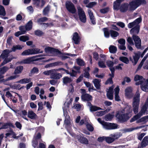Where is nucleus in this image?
<instances>
[{"instance_id": "nucleus-1", "label": "nucleus", "mask_w": 148, "mask_h": 148, "mask_svg": "<svg viewBox=\"0 0 148 148\" xmlns=\"http://www.w3.org/2000/svg\"><path fill=\"white\" fill-rule=\"evenodd\" d=\"M127 112L124 113L125 110H123L121 111H118L116 114V117L121 123H123L127 121L131 117L130 114L132 112V110L131 106H129L127 108Z\"/></svg>"}, {"instance_id": "nucleus-2", "label": "nucleus", "mask_w": 148, "mask_h": 148, "mask_svg": "<svg viewBox=\"0 0 148 148\" xmlns=\"http://www.w3.org/2000/svg\"><path fill=\"white\" fill-rule=\"evenodd\" d=\"M140 93L138 92L137 91L135 96L133 98L132 103L133 111L135 114H136L138 112L140 101Z\"/></svg>"}, {"instance_id": "nucleus-3", "label": "nucleus", "mask_w": 148, "mask_h": 148, "mask_svg": "<svg viewBox=\"0 0 148 148\" xmlns=\"http://www.w3.org/2000/svg\"><path fill=\"white\" fill-rule=\"evenodd\" d=\"M145 0H134L129 3L130 9L131 10H134L141 5L146 4Z\"/></svg>"}, {"instance_id": "nucleus-4", "label": "nucleus", "mask_w": 148, "mask_h": 148, "mask_svg": "<svg viewBox=\"0 0 148 148\" xmlns=\"http://www.w3.org/2000/svg\"><path fill=\"white\" fill-rule=\"evenodd\" d=\"M77 12L80 21L83 23H85L86 18L85 13L83 9L80 6L77 7Z\"/></svg>"}, {"instance_id": "nucleus-5", "label": "nucleus", "mask_w": 148, "mask_h": 148, "mask_svg": "<svg viewBox=\"0 0 148 148\" xmlns=\"http://www.w3.org/2000/svg\"><path fill=\"white\" fill-rule=\"evenodd\" d=\"M65 6L66 9L69 12L73 14L76 12V10L75 6L71 1H66Z\"/></svg>"}, {"instance_id": "nucleus-6", "label": "nucleus", "mask_w": 148, "mask_h": 148, "mask_svg": "<svg viewBox=\"0 0 148 148\" xmlns=\"http://www.w3.org/2000/svg\"><path fill=\"white\" fill-rule=\"evenodd\" d=\"M45 51L46 53H56L57 55L62 54L61 51L59 50L58 49L50 47H45Z\"/></svg>"}, {"instance_id": "nucleus-7", "label": "nucleus", "mask_w": 148, "mask_h": 148, "mask_svg": "<svg viewBox=\"0 0 148 148\" xmlns=\"http://www.w3.org/2000/svg\"><path fill=\"white\" fill-rule=\"evenodd\" d=\"M103 127L107 130L115 129L117 128V125L116 124L103 122Z\"/></svg>"}, {"instance_id": "nucleus-8", "label": "nucleus", "mask_w": 148, "mask_h": 148, "mask_svg": "<svg viewBox=\"0 0 148 148\" xmlns=\"http://www.w3.org/2000/svg\"><path fill=\"white\" fill-rule=\"evenodd\" d=\"M40 55H39L38 56H36L25 59L22 61V62L23 64H29L31 63L33 61L39 60H40V58H37L38 56H40Z\"/></svg>"}, {"instance_id": "nucleus-9", "label": "nucleus", "mask_w": 148, "mask_h": 148, "mask_svg": "<svg viewBox=\"0 0 148 148\" xmlns=\"http://www.w3.org/2000/svg\"><path fill=\"white\" fill-rule=\"evenodd\" d=\"M72 39L75 44L78 45L79 43L81 38L78 33L77 32H75L73 34Z\"/></svg>"}, {"instance_id": "nucleus-10", "label": "nucleus", "mask_w": 148, "mask_h": 148, "mask_svg": "<svg viewBox=\"0 0 148 148\" xmlns=\"http://www.w3.org/2000/svg\"><path fill=\"white\" fill-rule=\"evenodd\" d=\"M132 90L131 87L127 88L125 90V95L127 98L130 99L132 96Z\"/></svg>"}, {"instance_id": "nucleus-11", "label": "nucleus", "mask_w": 148, "mask_h": 148, "mask_svg": "<svg viewBox=\"0 0 148 148\" xmlns=\"http://www.w3.org/2000/svg\"><path fill=\"white\" fill-rule=\"evenodd\" d=\"M57 70L53 69V72L51 76V78L53 79H59L62 77L61 74L57 72Z\"/></svg>"}, {"instance_id": "nucleus-12", "label": "nucleus", "mask_w": 148, "mask_h": 148, "mask_svg": "<svg viewBox=\"0 0 148 148\" xmlns=\"http://www.w3.org/2000/svg\"><path fill=\"white\" fill-rule=\"evenodd\" d=\"M81 99L84 101H91L92 99V97L91 95L88 94L82 95Z\"/></svg>"}, {"instance_id": "nucleus-13", "label": "nucleus", "mask_w": 148, "mask_h": 148, "mask_svg": "<svg viewBox=\"0 0 148 148\" xmlns=\"http://www.w3.org/2000/svg\"><path fill=\"white\" fill-rule=\"evenodd\" d=\"M12 51V50H10L9 49H6L3 50L2 54L0 55V58H2L3 59L5 58L8 57L9 53Z\"/></svg>"}, {"instance_id": "nucleus-14", "label": "nucleus", "mask_w": 148, "mask_h": 148, "mask_svg": "<svg viewBox=\"0 0 148 148\" xmlns=\"http://www.w3.org/2000/svg\"><path fill=\"white\" fill-rule=\"evenodd\" d=\"M124 0H116L113 3V9L114 10H120L121 7V3Z\"/></svg>"}, {"instance_id": "nucleus-15", "label": "nucleus", "mask_w": 148, "mask_h": 148, "mask_svg": "<svg viewBox=\"0 0 148 148\" xmlns=\"http://www.w3.org/2000/svg\"><path fill=\"white\" fill-rule=\"evenodd\" d=\"M129 4L127 3H124L121 4L120 8V11L121 12H125L128 10Z\"/></svg>"}, {"instance_id": "nucleus-16", "label": "nucleus", "mask_w": 148, "mask_h": 148, "mask_svg": "<svg viewBox=\"0 0 148 148\" xmlns=\"http://www.w3.org/2000/svg\"><path fill=\"white\" fill-rule=\"evenodd\" d=\"M88 12L90 17V19L91 22L92 23L93 25H95L96 24V23L95 20V18L93 15V14L91 10L90 9L88 10Z\"/></svg>"}, {"instance_id": "nucleus-17", "label": "nucleus", "mask_w": 148, "mask_h": 148, "mask_svg": "<svg viewBox=\"0 0 148 148\" xmlns=\"http://www.w3.org/2000/svg\"><path fill=\"white\" fill-rule=\"evenodd\" d=\"M63 83L64 84H70V85L73 86L72 82L73 80L71 78L67 76L64 77L63 78Z\"/></svg>"}, {"instance_id": "nucleus-18", "label": "nucleus", "mask_w": 148, "mask_h": 148, "mask_svg": "<svg viewBox=\"0 0 148 148\" xmlns=\"http://www.w3.org/2000/svg\"><path fill=\"white\" fill-rule=\"evenodd\" d=\"M77 138L79 141L81 143L86 144H88V141L86 137L80 135L78 136Z\"/></svg>"}, {"instance_id": "nucleus-19", "label": "nucleus", "mask_w": 148, "mask_h": 148, "mask_svg": "<svg viewBox=\"0 0 148 148\" xmlns=\"http://www.w3.org/2000/svg\"><path fill=\"white\" fill-rule=\"evenodd\" d=\"M140 28L139 25L138 24L137 25L130 30V33L131 34H138L139 32Z\"/></svg>"}, {"instance_id": "nucleus-20", "label": "nucleus", "mask_w": 148, "mask_h": 148, "mask_svg": "<svg viewBox=\"0 0 148 148\" xmlns=\"http://www.w3.org/2000/svg\"><path fill=\"white\" fill-rule=\"evenodd\" d=\"M101 80L98 79H94L92 80V82L94 83L95 86L98 90L100 89L101 85L100 83Z\"/></svg>"}, {"instance_id": "nucleus-21", "label": "nucleus", "mask_w": 148, "mask_h": 148, "mask_svg": "<svg viewBox=\"0 0 148 148\" xmlns=\"http://www.w3.org/2000/svg\"><path fill=\"white\" fill-rule=\"evenodd\" d=\"M63 64V63L61 61H58L54 62L48 64L45 66V68H48L49 67L55 66L58 65H61Z\"/></svg>"}, {"instance_id": "nucleus-22", "label": "nucleus", "mask_w": 148, "mask_h": 148, "mask_svg": "<svg viewBox=\"0 0 148 148\" xmlns=\"http://www.w3.org/2000/svg\"><path fill=\"white\" fill-rule=\"evenodd\" d=\"M10 127H11L12 128H14L15 127V126L11 122H8L5 123L0 128V129H6Z\"/></svg>"}, {"instance_id": "nucleus-23", "label": "nucleus", "mask_w": 148, "mask_h": 148, "mask_svg": "<svg viewBox=\"0 0 148 148\" xmlns=\"http://www.w3.org/2000/svg\"><path fill=\"white\" fill-rule=\"evenodd\" d=\"M140 87L143 91L145 92H148V82L146 81H143Z\"/></svg>"}, {"instance_id": "nucleus-24", "label": "nucleus", "mask_w": 148, "mask_h": 148, "mask_svg": "<svg viewBox=\"0 0 148 148\" xmlns=\"http://www.w3.org/2000/svg\"><path fill=\"white\" fill-rule=\"evenodd\" d=\"M33 51L32 49H28L24 51L21 53V55L22 56H26L32 55Z\"/></svg>"}, {"instance_id": "nucleus-25", "label": "nucleus", "mask_w": 148, "mask_h": 148, "mask_svg": "<svg viewBox=\"0 0 148 148\" xmlns=\"http://www.w3.org/2000/svg\"><path fill=\"white\" fill-rule=\"evenodd\" d=\"M33 22L32 20L29 21L25 25L26 30L29 31L31 30L32 28Z\"/></svg>"}, {"instance_id": "nucleus-26", "label": "nucleus", "mask_w": 148, "mask_h": 148, "mask_svg": "<svg viewBox=\"0 0 148 148\" xmlns=\"http://www.w3.org/2000/svg\"><path fill=\"white\" fill-rule=\"evenodd\" d=\"M31 81V79L29 78H24L18 81L17 82L21 84H26L30 82Z\"/></svg>"}, {"instance_id": "nucleus-27", "label": "nucleus", "mask_w": 148, "mask_h": 148, "mask_svg": "<svg viewBox=\"0 0 148 148\" xmlns=\"http://www.w3.org/2000/svg\"><path fill=\"white\" fill-rule=\"evenodd\" d=\"M23 69V66H17L14 71V74L16 75L21 73Z\"/></svg>"}, {"instance_id": "nucleus-28", "label": "nucleus", "mask_w": 148, "mask_h": 148, "mask_svg": "<svg viewBox=\"0 0 148 148\" xmlns=\"http://www.w3.org/2000/svg\"><path fill=\"white\" fill-rule=\"evenodd\" d=\"M38 71L39 70L38 68L34 67L31 70L30 73H29V76H31L34 74L38 73Z\"/></svg>"}, {"instance_id": "nucleus-29", "label": "nucleus", "mask_w": 148, "mask_h": 148, "mask_svg": "<svg viewBox=\"0 0 148 148\" xmlns=\"http://www.w3.org/2000/svg\"><path fill=\"white\" fill-rule=\"evenodd\" d=\"M119 60L126 64H128L129 62V60L128 58L126 57H120L119 58Z\"/></svg>"}, {"instance_id": "nucleus-30", "label": "nucleus", "mask_w": 148, "mask_h": 148, "mask_svg": "<svg viewBox=\"0 0 148 148\" xmlns=\"http://www.w3.org/2000/svg\"><path fill=\"white\" fill-rule=\"evenodd\" d=\"M104 35L105 37L109 38L110 34V31H109L108 28H104L103 29Z\"/></svg>"}, {"instance_id": "nucleus-31", "label": "nucleus", "mask_w": 148, "mask_h": 148, "mask_svg": "<svg viewBox=\"0 0 148 148\" xmlns=\"http://www.w3.org/2000/svg\"><path fill=\"white\" fill-rule=\"evenodd\" d=\"M36 116H37V115L33 111H31L28 112V117L31 119H35Z\"/></svg>"}, {"instance_id": "nucleus-32", "label": "nucleus", "mask_w": 148, "mask_h": 148, "mask_svg": "<svg viewBox=\"0 0 148 148\" xmlns=\"http://www.w3.org/2000/svg\"><path fill=\"white\" fill-rule=\"evenodd\" d=\"M140 56V54L137 53H136L135 55L133 56V58L134 62L133 64V65H135L137 63Z\"/></svg>"}, {"instance_id": "nucleus-33", "label": "nucleus", "mask_w": 148, "mask_h": 148, "mask_svg": "<svg viewBox=\"0 0 148 148\" xmlns=\"http://www.w3.org/2000/svg\"><path fill=\"white\" fill-rule=\"evenodd\" d=\"M109 51L111 53H114L117 51V48L116 46L111 45L109 47Z\"/></svg>"}, {"instance_id": "nucleus-34", "label": "nucleus", "mask_w": 148, "mask_h": 148, "mask_svg": "<svg viewBox=\"0 0 148 148\" xmlns=\"http://www.w3.org/2000/svg\"><path fill=\"white\" fill-rule=\"evenodd\" d=\"M140 113H138L137 114L134 115L130 120V122H133L139 119L141 116V114L140 115Z\"/></svg>"}, {"instance_id": "nucleus-35", "label": "nucleus", "mask_w": 148, "mask_h": 148, "mask_svg": "<svg viewBox=\"0 0 148 148\" xmlns=\"http://www.w3.org/2000/svg\"><path fill=\"white\" fill-rule=\"evenodd\" d=\"M50 9V6L48 5L43 9V14L44 15H46L48 14L49 13Z\"/></svg>"}, {"instance_id": "nucleus-36", "label": "nucleus", "mask_w": 148, "mask_h": 148, "mask_svg": "<svg viewBox=\"0 0 148 148\" xmlns=\"http://www.w3.org/2000/svg\"><path fill=\"white\" fill-rule=\"evenodd\" d=\"M114 117V115L113 114H108L105 115L104 119L106 121H111Z\"/></svg>"}, {"instance_id": "nucleus-37", "label": "nucleus", "mask_w": 148, "mask_h": 148, "mask_svg": "<svg viewBox=\"0 0 148 148\" xmlns=\"http://www.w3.org/2000/svg\"><path fill=\"white\" fill-rule=\"evenodd\" d=\"M148 108V106H147L145 105H144L142 107L140 111L138 113H140V115L141 114V116L144 114Z\"/></svg>"}, {"instance_id": "nucleus-38", "label": "nucleus", "mask_w": 148, "mask_h": 148, "mask_svg": "<svg viewBox=\"0 0 148 148\" xmlns=\"http://www.w3.org/2000/svg\"><path fill=\"white\" fill-rule=\"evenodd\" d=\"M8 67L4 66L0 69V73L3 75L5 74L9 69Z\"/></svg>"}, {"instance_id": "nucleus-39", "label": "nucleus", "mask_w": 148, "mask_h": 148, "mask_svg": "<svg viewBox=\"0 0 148 148\" xmlns=\"http://www.w3.org/2000/svg\"><path fill=\"white\" fill-rule=\"evenodd\" d=\"M109 11L110 8L108 7L100 9L99 10V12L101 14H105L108 13Z\"/></svg>"}, {"instance_id": "nucleus-40", "label": "nucleus", "mask_w": 148, "mask_h": 148, "mask_svg": "<svg viewBox=\"0 0 148 148\" xmlns=\"http://www.w3.org/2000/svg\"><path fill=\"white\" fill-rule=\"evenodd\" d=\"M110 35L112 37H116L119 35L118 32L112 30H110Z\"/></svg>"}, {"instance_id": "nucleus-41", "label": "nucleus", "mask_w": 148, "mask_h": 148, "mask_svg": "<svg viewBox=\"0 0 148 148\" xmlns=\"http://www.w3.org/2000/svg\"><path fill=\"white\" fill-rule=\"evenodd\" d=\"M101 109V108L95 106H91L90 107V110L91 112H95Z\"/></svg>"}, {"instance_id": "nucleus-42", "label": "nucleus", "mask_w": 148, "mask_h": 148, "mask_svg": "<svg viewBox=\"0 0 148 148\" xmlns=\"http://www.w3.org/2000/svg\"><path fill=\"white\" fill-rule=\"evenodd\" d=\"M19 40L20 41L25 42L26 41L29 40V37L25 35H24L21 36L19 38Z\"/></svg>"}, {"instance_id": "nucleus-43", "label": "nucleus", "mask_w": 148, "mask_h": 148, "mask_svg": "<svg viewBox=\"0 0 148 148\" xmlns=\"http://www.w3.org/2000/svg\"><path fill=\"white\" fill-rule=\"evenodd\" d=\"M34 33L36 35L39 37L42 36L44 34L42 31L39 29L35 30L34 32Z\"/></svg>"}, {"instance_id": "nucleus-44", "label": "nucleus", "mask_w": 148, "mask_h": 148, "mask_svg": "<svg viewBox=\"0 0 148 148\" xmlns=\"http://www.w3.org/2000/svg\"><path fill=\"white\" fill-rule=\"evenodd\" d=\"M115 140V139L113 138L106 137L105 141L108 143H110L113 142Z\"/></svg>"}, {"instance_id": "nucleus-45", "label": "nucleus", "mask_w": 148, "mask_h": 148, "mask_svg": "<svg viewBox=\"0 0 148 148\" xmlns=\"http://www.w3.org/2000/svg\"><path fill=\"white\" fill-rule=\"evenodd\" d=\"M22 49V47L20 45H17L16 46H13L12 48V51L15 52L16 50H21Z\"/></svg>"}, {"instance_id": "nucleus-46", "label": "nucleus", "mask_w": 148, "mask_h": 148, "mask_svg": "<svg viewBox=\"0 0 148 148\" xmlns=\"http://www.w3.org/2000/svg\"><path fill=\"white\" fill-rule=\"evenodd\" d=\"M19 29L23 34H25L26 33V31H27L26 30L25 26H21L19 27Z\"/></svg>"}, {"instance_id": "nucleus-47", "label": "nucleus", "mask_w": 148, "mask_h": 148, "mask_svg": "<svg viewBox=\"0 0 148 148\" xmlns=\"http://www.w3.org/2000/svg\"><path fill=\"white\" fill-rule=\"evenodd\" d=\"M148 119V115L143 117L139 119L136 121L137 123H139L145 121Z\"/></svg>"}, {"instance_id": "nucleus-48", "label": "nucleus", "mask_w": 148, "mask_h": 148, "mask_svg": "<svg viewBox=\"0 0 148 148\" xmlns=\"http://www.w3.org/2000/svg\"><path fill=\"white\" fill-rule=\"evenodd\" d=\"M5 12L4 7L1 5H0V15L5 16Z\"/></svg>"}, {"instance_id": "nucleus-49", "label": "nucleus", "mask_w": 148, "mask_h": 148, "mask_svg": "<svg viewBox=\"0 0 148 148\" xmlns=\"http://www.w3.org/2000/svg\"><path fill=\"white\" fill-rule=\"evenodd\" d=\"M53 72V69L50 70H49L46 71H44L43 72V73L46 75H50V77H51V75L52 74Z\"/></svg>"}, {"instance_id": "nucleus-50", "label": "nucleus", "mask_w": 148, "mask_h": 148, "mask_svg": "<svg viewBox=\"0 0 148 148\" xmlns=\"http://www.w3.org/2000/svg\"><path fill=\"white\" fill-rule=\"evenodd\" d=\"M96 4V3L95 2H91L86 5V6L89 8H92Z\"/></svg>"}, {"instance_id": "nucleus-51", "label": "nucleus", "mask_w": 148, "mask_h": 148, "mask_svg": "<svg viewBox=\"0 0 148 148\" xmlns=\"http://www.w3.org/2000/svg\"><path fill=\"white\" fill-rule=\"evenodd\" d=\"M77 63L78 65L80 66H84L85 64L84 61L80 59H77Z\"/></svg>"}, {"instance_id": "nucleus-52", "label": "nucleus", "mask_w": 148, "mask_h": 148, "mask_svg": "<svg viewBox=\"0 0 148 148\" xmlns=\"http://www.w3.org/2000/svg\"><path fill=\"white\" fill-rule=\"evenodd\" d=\"M141 40L139 41L135 42V45L136 47L138 49H140L141 47Z\"/></svg>"}, {"instance_id": "nucleus-53", "label": "nucleus", "mask_w": 148, "mask_h": 148, "mask_svg": "<svg viewBox=\"0 0 148 148\" xmlns=\"http://www.w3.org/2000/svg\"><path fill=\"white\" fill-rule=\"evenodd\" d=\"M38 142L37 140L34 139L32 141V146L33 147H34V148H35L38 145Z\"/></svg>"}, {"instance_id": "nucleus-54", "label": "nucleus", "mask_w": 148, "mask_h": 148, "mask_svg": "<svg viewBox=\"0 0 148 148\" xmlns=\"http://www.w3.org/2000/svg\"><path fill=\"white\" fill-rule=\"evenodd\" d=\"M143 78V76L138 75H136L134 78V80L135 81H137L138 80H142Z\"/></svg>"}, {"instance_id": "nucleus-55", "label": "nucleus", "mask_w": 148, "mask_h": 148, "mask_svg": "<svg viewBox=\"0 0 148 148\" xmlns=\"http://www.w3.org/2000/svg\"><path fill=\"white\" fill-rule=\"evenodd\" d=\"M132 38L135 42L139 41V40H141L138 36L134 34L133 35Z\"/></svg>"}, {"instance_id": "nucleus-56", "label": "nucleus", "mask_w": 148, "mask_h": 148, "mask_svg": "<svg viewBox=\"0 0 148 148\" xmlns=\"http://www.w3.org/2000/svg\"><path fill=\"white\" fill-rule=\"evenodd\" d=\"M98 65L101 68H105L106 67L104 62L103 61H99L98 62Z\"/></svg>"}, {"instance_id": "nucleus-57", "label": "nucleus", "mask_w": 148, "mask_h": 148, "mask_svg": "<svg viewBox=\"0 0 148 148\" xmlns=\"http://www.w3.org/2000/svg\"><path fill=\"white\" fill-rule=\"evenodd\" d=\"M106 95L107 98L109 99L112 100L113 99V93L107 92Z\"/></svg>"}, {"instance_id": "nucleus-58", "label": "nucleus", "mask_w": 148, "mask_h": 148, "mask_svg": "<svg viewBox=\"0 0 148 148\" xmlns=\"http://www.w3.org/2000/svg\"><path fill=\"white\" fill-rule=\"evenodd\" d=\"M48 20V18L46 17H43L40 18L38 19L37 21L38 23L44 22L47 21Z\"/></svg>"}, {"instance_id": "nucleus-59", "label": "nucleus", "mask_w": 148, "mask_h": 148, "mask_svg": "<svg viewBox=\"0 0 148 148\" xmlns=\"http://www.w3.org/2000/svg\"><path fill=\"white\" fill-rule=\"evenodd\" d=\"M113 83V81L112 80V79L111 78H108L106 81L105 82V84L107 85L108 84H112Z\"/></svg>"}, {"instance_id": "nucleus-60", "label": "nucleus", "mask_w": 148, "mask_h": 148, "mask_svg": "<svg viewBox=\"0 0 148 148\" xmlns=\"http://www.w3.org/2000/svg\"><path fill=\"white\" fill-rule=\"evenodd\" d=\"M106 63L107 66L109 67H112L114 65V62L110 60L107 61Z\"/></svg>"}, {"instance_id": "nucleus-61", "label": "nucleus", "mask_w": 148, "mask_h": 148, "mask_svg": "<svg viewBox=\"0 0 148 148\" xmlns=\"http://www.w3.org/2000/svg\"><path fill=\"white\" fill-rule=\"evenodd\" d=\"M84 77L87 78H89L90 75L88 71H87L86 69H85L84 73Z\"/></svg>"}, {"instance_id": "nucleus-62", "label": "nucleus", "mask_w": 148, "mask_h": 148, "mask_svg": "<svg viewBox=\"0 0 148 148\" xmlns=\"http://www.w3.org/2000/svg\"><path fill=\"white\" fill-rule=\"evenodd\" d=\"M87 128L88 130L90 132H92L94 130L93 127L90 124H88L86 125Z\"/></svg>"}, {"instance_id": "nucleus-63", "label": "nucleus", "mask_w": 148, "mask_h": 148, "mask_svg": "<svg viewBox=\"0 0 148 148\" xmlns=\"http://www.w3.org/2000/svg\"><path fill=\"white\" fill-rule=\"evenodd\" d=\"M12 38V36H10L8 37V38L7 39V42L8 45H10L11 44Z\"/></svg>"}, {"instance_id": "nucleus-64", "label": "nucleus", "mask_w": 148, "mask_h": 148, "mask_svg": "<svg viewBox=\"0 0 148 148\" xmlns=\"http://www.w3.org/2000/svg\"><path fill=\"white\" fill-rule=\"evenodd\" d=\"M38 111L42 110L43 109V104L42 102H39L38 103Z\"/></svg>"}]
</instances>
